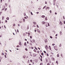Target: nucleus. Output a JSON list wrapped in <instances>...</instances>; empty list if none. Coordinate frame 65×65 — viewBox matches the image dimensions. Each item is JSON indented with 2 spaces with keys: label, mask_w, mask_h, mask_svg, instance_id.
I'll use <instances>...</instances> for the list:
<instances>
[{
  "label": "nucleus",
  "mask_w": 65,
  "mask_h": 65,
  "mask_svg": "<svg viewBox=\"0 0 65 65\" xmlns=\"http://www.w3.org/2000/svg\"><path fill=\"white\" fill-rule=\"evenodd\" d=\"M54 47L55 50H56V51H58V48H57V46H54Z\"/></svg>",
  "instance_id": "1"
},
{
  "label": "nucleus",
  "mask_w": 65,
  "mask_h": 65,
  "mask_svg": "<svg viewBox=\"0 0 65 65\" xmlns=\"http://www.w3.org/2000/svg\"><path fill=\"white\" fill-rule=\"evenodd\" d=\"M24 45V46H27V43H26V42H25Z\"/></svg>",
  "instance_id": "2"
},
{
  "label": "nucleus",
  "mask_w": 65,
  "mask_h": 65,
  "mask_svg": "<svg viewBox=\"0 0 65 65\" xmlns=\"http://www.w3.org/2000/svg\"><path fill=\"white\" fill-rule=\"evenodd\" d=\"M37 31L39 32V33H40V31L39 30V29H37Z\"/></svg>",
  "instance_id": "3"
},
{
  "label": "nucleus",
  "mask_w": 65,
  "mask_h": 65,
  "mask_svg": "<svg viewBox=\"0 0 65 65\" xmlns=\"http://www.w3.org/2000/svg\"><path fill=\"white\" fill-rule=\"evenodd\" d=\"M47 39H45V41L46 43L47 42Z\"/></svg>",
  "instance_id": "4"
},
{
  "label": "nucleus",
  "mask_w": 65,
  "mask_h": 65,
  "mask_svg": "<svg viewBox=\"0 0 65 65\" xmlns=\"http://www.w3.org/2000/svg\"><path fill=\"white\" fill-rule=\"evenodd\" d=\"M42 24H45V22L44 21L42 22Z\"/></svg>",
  "instance_id": "5"
},
{
  "label": "nucleus",
  "mask_w": 65,
  "mask_h": 65,
  "mask_svg": "<svg viewBox=\"0 0 65 65\" xmlns=\"http://www.w3.org/2000/svg\"><path fill=\"white\" fill-rule=\"evenodd\" d=\"M32 41H33V42H35V40L34 39H33L32 40Z\"/></svg>",
  "instance_id": "6"
},
{
  "label": "nucleus",
  "mask_w": 65,
  "mask_h": 65,
  "mask_svg": "<svg viewBox=\"0 0 65 65\" xmlns=\"http://www.w3.org/2000/svg\"><path fill=\"white\" fill-rule=\"evenodd\" d=\"M41 17L42 18H45V16H44V15H42Z\"/></svg>",
  "instance_id": "7"
},
{
  "label": "nucleus",
  "mask_w": 65,
  "mask_h": 65,
  "mask_svg": "<svg viewBox=\"0 0 65 65\" xmlns=\"http://www.w3.org/2000/svg\"><path fill=\"white\" fill-rule=\"evenodd\" d=\"M59 24H60V25H62V23L61 22H60Z\"/></svg>",
  "instance_id": "8"
},
{
  "label": "nucleus",
  "mask_w": 65,
  "mask_h": 65,
  "mask_svg": "<svg viewBox=\"0 0 65 65\" xmlns=\"http://www.w3.org/2000/svg\"><path fill=\"white\" fill-rule=\"evenodd\" d=\"M47 17H45V20H46V21H47Z\"/></svg>",
  "instance_id": "9"
},
{
  "label": "nucleus",
  "mask_w": 65,
  "mask_h": 65,
  "mask_svg": "<svg viewBox=\"0 0 65 65\" xmlns=\"http://www.w3.org/2000/svg\"><path fill=\"white\" fill-rule=\"evenodd\" d=\"M19 45H22V43H21V42H20L19 43Z\"/></svg>",
  "instance_id": "10"
},
{
  "label": "nucleus",
  "mask_w": 65,
  "mask_h": 65,
  "mask_svg": "<svg viewBox=\"0 0 65 65\" xmlns=\"http://www.w3.org/2000/svg\"><path fill=\"white\" fill-rule=\"evenodd\" d=\"M33 23L34 25H36V22H33Z\"/></svg>",
  "instance_id": "11"
},
{
  "label": "nucleus",
  "mask_w": 65,
  "mask_h": 65,
  "mask_svg": "<svg viewBox=\"0 0 65 65\" xmlns=\"http://www.w3.org/2000/svg\"><path fill=\"white\" fill-rule=\"evenodd\" d=\"M49 49H50V50H51V46H49Z\"/></svg>",
  "instance_id": "12"
},
{
  "label": "nucleus",
  "mask_w": 65,
  "mask_h": 65,
  "mask_svg": "<svg viewBox=\"0 0 65 65\" xmlns=\"http://www.w3.org/2000/svg\"><path fill=\"white\" fill-rule=\"evenodd\" d=\"M6 20H9V18L8 17H7L6 18Z\"/></svg>",
  "instance_id": "13"
},
{
  "label": "nucleus",
  "mask_w": 65,
  "mask_h": 65,
  "mask_svg": "<svg viewBox=\"0 0 65 65\" xmlns=\"http://www.w3.org/2000/svg\"><path fill=\"white\" fill-rule=\"evenodd\" d=\"M46 7V6H45L43 8V9H44L45 8V7Z\"/></svg>",
  "instance_id": "14"
},
{
  "label": "nucleus",
  "mask_w": 65,
  "mask_h": 65,
  "mask_svg": "<svg viewBox=\"0 0 65 65\" xmlns=\"http://www.w3.org/2000/svg\"><path fill=\"white\" fill-rule=\"evenodd\" d=\"M26 55H24L23 56V58H25V57H26Z\"/></svg>",
  "instance_id": "15"
},
{
  "label": "nucleus",
  "mask_w": 65,
  "mask_h": 65,
  "mask_svg": "<svg viewBox=\"0 0 65 65\" xmlns=\"http://www.w3.org/2000/svg\"><path fill=\"white\" fill-rule=\"evenodd\" d=\"M56 63H57V64H58V61H57L56 62Z\"/></svg>",
  "instance_id": "16"
},
{
  "label": "nucleus",
  "mask_w": 65,
  "mask_h": 65,
  "mask_svg": "<svg viewBox=\"0 0 65 65\" xmlns=\"http://www.w3.org/2000/svg\"><path fill=\"white\" fill-rule=\"evenodd\" d=\"M46 62H48V60L47 59H46Z\"/></svg>",
  "instance_id": "17"
},
{
  "label": "nucleus",
  "mask_w": 65,
  "mask_h": 65,
  "mask_svg": "<svg viewBox=\"0 0 65 65\" xmlns=\"http://www.w3.org/2000/svg\"><path fill=\"white\" fill-rule=\"evenodd\" d=\"M4 16H2V20H4Z\"/></svg>",
  "instance_id": "18"
},
{
  "label": "nucleus",
  "mask_w": 65,
  "mask_h": 65,
  "mask_svg": "<svg viewBox=\"0 0 65 65\" xmlns=\"http://www.w3.org/2000/svg\"><path fill=\"white\" fill-rule=\"evenodd\" d=\"M59 46H60V47H61L62 46V44H60Z\"/></svg>",
  "instance_id": "19"
},
{
  "label": "nucleus",
  "mask_w": 65,
  "mask_h": 65,
  "mask_svg": "<svg viewBox=\"0 0 65 65\" xmlns=\"http://www.w3.org/2000/svg\"><path fill=\"white\" fill-rule=\"evenodd\" d=\"M30 13H31V15H33V13H32V12H31Z\"/></svg>",
  "instance_id": "20"
},
{
  "label": "nucleus",
  "mask_w": 65,
  "mask_h": 65,
  "mask_svg": "<svg viewBox=\"0 0 65 65\" xmlns=\"http://www.w3.org/2000/svg\"><path fill=\"white\" fill-rule=\"evenodd\" d=\"M25 51H28V49H27V48H26L25 49Z\"/></svg>",
  "instance_id": "21"
},
{
  "label": "nucleus",
  "mask_w": 65,
  "mask_h": 65,
  "mask_svg": "<svg viewBox=\"0 0 65 65\" xmlns=\"http://www.w3.org/2000/svg\"><path fill=\"white\" fill-rule=\"evenodd\" d=\"M41 55H42V56H43V53H41Z\"/></svg>",
  "instance_id": "22"
},
{
  "label": "nucleus",
  "mask_w": 65,
  "mask_h": 65,
  "mask_svg": "<svg viewBox=\"0 0 65 65\" xmlns=\"http://www.w3.org/2000/svg\"><path fill=\"white\" fill-rule=\"evenodd\" d=\"M47 9H50V7H47Z\"/></svg>",
  "instance_id": "23"
},
{
  "label": "nucleus",
  "mask_w": 65,
  "mask_h": 65,
  "mask_svg": "<svg viewBox=\"0 0 65 65\" xmlns=\"http://www.w3.org/2000/svg\"><path fill=\"white\" fill-rule=\"evenodd\" d=\"M20 47V46H19V45H17V47Z\"/></svg>",
  "instance_id": "24"
},
{
  "label": "nucleus",
  "mask_w": 65,
  "mask_h": 65,
  "mask_svg": "<svg viewBox=\"0 0 65 65\" xmlns=\"http://www.w3.org/2000/svg\"><path fill=\"white\" fill-rule=\"evenodd\" d=\"M34 51L35 52H36V50H35V49H34Z\"/></svg>",
  "instance_id": "25"
},
{
  "label": "nucleus",
  "mask_w": 65,
  "mask_h": 65,
  "mask_svg": "<svg viewBox=\"0 0 65 65\" xmlns=\"http://www.w3.org/2000/svg\"><path fill=\"white\" fill-rule=\"evenodd\" d=\"M30 62H33V61L32 60H30Z\"/></svg>",
  "instance_id": "26"
},
{
  "label": "nucleus",
  "mask_w": 65,
  "mask_h": 65,
  "mask_svg": "<svg viewBox=\"0 0 65 65\" xmlns=\"http://www.w3.org/2000/svg\"><path fill=\"white\" fill-rule=\"evenodd\" d=\"M23 21L24 22H25V19H23Z\"/></svg>",
  "instance_id": "27"
},
{
  "label": "nucleus",
  "mask_w": 65,
  "mask_h": 65,
  "mask_svg": "<svg viewBox=\"0 0 65 65\" xmlns=\"http://www.w3.org/2000/svg\"><path fill=\"white\" fill-rule=\"evenodd\" d=\"M40 57H41V58H42V56H41V55H40Z\"/></svg>",
  "instance_id": "28"
},
{
  "label": "nucleus",
  "mask_w": 65,
  "mask_h": 65,
  "mask_svg": "<svg viewBox=\"0 0 65 65\" xmlns=\"http://www.w3.org/2000/svg\"><path fill=\"white\" fill-rule=\"evenodd\" d=\"M60 34L61 35V34H62V31H60Z\"/></svg>",
  "instance_id": "29"
},
{
  "label": "nucleus",
  "mask_w": 65,
  "mask_h": 65,
  "mask_svg": "<svg viewBox=\"0 0 65 65\" xmlns=\"http://www.w3.org/2000/svg\"><path fill=\"white\" fill-rule=\"evenodd\" d=\"M45 46H46V47H47V48H48V47H47V45H46Z\"/></svg>",
  "instance_id": "30"
},
{
  "label": "nucleus",
  "mask_w": 65,
  "mask_h": 65,
  "mask_svg": "<svg viewBox=\"0 0 65 65\" xmlns=\"http://www.w3.org/2000/svg\"><path fill=\"white\" fill-rule=\"evenodd\" d=\"M53 46H54L55 45V44H52Z\"/></svg>",
  "instance_id": "31"
},
{
  "label": "nucleus",
  "mask_w": 65,
  "mask_h": 65,
  "mask_svg": "<svg viewBox=\"0 0 65 65\" xmlns=\"http://www.w3.org/2000/svg\"><path fill=\"white\" fill-rule=\"evenodd\" d=\"M57 56L58 57H59V54H58L57 55Z\"/></svg>",
  "instance_id": "32"
},
{
  "label": "nucleus",
  "mask_w": 65,
  "mask_h": 65,
  "mask_svg": "<svg viewBox=\"0 0 65 65\" xmlns=\"http://www.w3.org/2000/svg\"><path fill=\"white\" fill-rule=\"evenodd\" d=\"M47 65H50V64L49 63H47Z\"/></svg>",
  "instance_id": "33"
},
{
  "label": "nucleus",
  "mask_w": 65,
  "mask_h": 65,
  "mask_svg": "<svg viewBox=\"0 0 65 65\" xmlns=\"http://www.w3.org/2000/svg\"><path fill=\"white\" fill-rule=\"evenodd\" d=\"M48 26H50V24H49V23H48Z\"/></svg>",
  "instance_id": "34"
},
{
  "label": "nucleus",
  "mask_w": 65,
  "mask_h": 65,
  "mask_svg": "<svg viewBox=\"0 0 65 65\" xmlns=\"http://www.w3.org/2000/svg\"><path fill=\"white\" fill-rule=\"evenodd\" d=\"M40 61H42V58H40Z\"/></svg>",
  "instance_id": "35"
},
{
  "label": "nucleus",
  "mask_w": 65,
  "mask_h": 65,
  "mask_svg": "<svg viewBox=\"0 0 65 65\" xmlns=\"http://www.w3.org/2000/svg\"><path fill=\"white\" fill-rule=\"evenodd\" d=\"M30 44L31 45V46L32 45V44L31 43H30Z\"/></svg>",
  "instance_id": "36"
},
{
  "label": "nucleus",
  "mask_w": 65,
  "mask_h": 65,
  "mask_svg": "<svg viewBox=\"0 0 65 65\" xmlns=\"http://www.w3.org/2000/svg\"><path fill=\"white\" fill-rule=\"evenodd\" d=\"M13 26L14 27V26H15V24H13Z\"/></svg>",
  "instance_id": "37"
},
{
  "label": "nucleus",
  "mask_w": 65,
  "mask_h": 65,
  "mask_svg": "<svg viewBox=\"0 0 65 65\" xmlns=\"http://www.w3.org/2000/svg\"><path fill=\"white\" fill-rule=\"evenodd\" d=\"M37 27H38V28H39V26H38V25H37Z\"/></svg>",
  "instance_id": "38"
},
{
  "label": "nucleus",
  "mask_w": 65,
  "mask_h": 65,
  "mask_svg": "<svg viewBox=\"0 0 65 65\" xmlns=\"http://www.w3.org/2000/svg\"><path fill=\"white\" fill-rule=\"evenodd\" d=\"M50 12L51 13H52V11L51 10H50Z\"/></svg>",
  "instance_id": "39"
},
{
  "label": "nucleus",
  "mask_w": 65,
  "mask_h": 65,
  "mask_svg": "<svg viewBox=\"0 0 65 65\" xmlns=\"http://www.w3.org/2000/svg\"><path fill=\"white\" fill-rule=\"evenodd\" d=\"M5 58H6V54H5Z\"/></svg>",
  "instance_id": "40"
},
{
  "label": "nucleus",
  "mask_w": 65,
  "mask_h": 65,
  "mask_svg": "<svg viewBox=\"0 0 65 65\" xmlns=\"http://www.w3.org/2000/svg\"><path fill=\"white\" fill-rule=\"evenodd\" d=\"M5 9V8H3L2 9V10H3Z\"/></svg>",
  "instance_id": "41"
},
{
  "label": "nucleus",
  "mask_w": 65,
  "mask_h": 65,
  "mask_svg": "<svg viewBox=\"0 0 65 65\" xmlns=\"http://www.w3.org/2000/svg\"><path fill=\"white\" fill-rule=\"evenodd\" d=\"M30 38L31 39H32V36H30Z\"/></svg>",
  "instance_id": "42"
},
{
  "label": "nucleus",
  "mask_w": 65,
  "mask_h": 65,
  "mask_svg": "<svg viewBox=\"0 0 65 65\" xmlns=\"http://www.w3.org/2000/svg\"><path fill=\"white\" fill-rule=\"evenodd\" d=\"M7 21L6 20L5 21V23H7Z\"/></svg>",
  "instance_id": "43"
},
{
  "label": "nucleus",
  "mask_w": 65,
  "mask_h": 65,
  "mask_svg": "<svg viewBox=\"0 0 65 65\" xmlns=\"http://www.w3.org/2000/svg\"><path fill=\"white\" fill-rule=\"evenodd\" d=\"M47 56H49V55H48V53L47 54Z\"/></svg>",
  "instance_id": "44"
},
{
  "label": "nucleus",
  "mask_w": 65,
  "mask_h": 65,
  "mask_svg": "<svg viewBox=\"0 0 65 65\" xmlns=\"http://www.w3.org/2000/svg\"><path fill=\"white\" fill-rule=\"evenodd\" d=\"M50 38H51V39L53 38V37H52L51 36H50Z\"/></svg>",
  "instance_id": "45"
},
{
  "label": "nucleus",
  "mask_w": 65,
  "mask_h": 65,
  "mask_svg": "<svg viewBox=\"0 0 65 65\" xmlns=\"http://www.w3.org/2000/svg\"><path fill=\"white\" fill-rule=\"evenodd\" d=\"M40 65H42V63H40Z\"/></svg>",
  "instance_id": "46"
},
{
  "label": "nucleus",
  "mask_w": 65,
  "mask_h": 65,
  "mask_svg": "<svg viewBox=\"0 0 65 65\" xmlns=\"http://www.w3.org/2000/svg\"><path fill=\"white\" fill-rule=\"evenodd\" d=\"M63 23H64V24H65V21H63Z\"/></svg>",
  "instance_id": "47"
},
{
  "label": "nucleus",
  "mask_w": 65,
  "mask_h": 65,
  "mask_svg": "<svg viewBox=\"0 0 65 65\" xmlns=\"http://www.w3.org/2000/svg\"><path fill=\"white\" fill-rule=\"evenodd\" d=\"M52 59H53V60H54V58L53 57H52Z\"/></svg>",
  "instance_id": "48"
},
{
  "label": "nucleus",
  "mask_w": 65,
  "mask_h": 65,
  "mask_svg": "<svg viewBox=\"0 0 65 65\" xmlns=\"http://www.w3.org/2000/svg\"><path fill=\"white\" fill-rule=\"evenodd\" d=\"M24 15L25 16L26 15V13H24Z\"/></svg>",
  "instance_id": "49"
},
{
  "label": "nucleus",
  "mask_w": 65,
  "mask_h": 65,
  "mask_svg": "<svg viewBox=\"0 0 65 65\" xmlns=\"http://www.w3.org/2000/svg\"><path fill=\"white\" fill-rule=\"evenodd\" d=\"M51 54H52V55H54V53H51Z\"/></svg>",
  "instance_id": "50"
},
{
  "label": "nucleus",
  "mask_w": 65,
  "mask_h": 65,
  "mask_svg": "<svg viewBox=\"0 0 65 65\" xmlns=\"http://www.w3.org/2000/svg\"><path fill=\"white\" fill-rule=\"evenodd\" d=\"M2 0H1V3H2Z\"/></svg>",
  "instance_id": "51"
},
{
  "label": "nucleus",
  "mask_w": 65,
  "mask_h": 65,
  "mask_svg": "<svg viewBox=\"0 0 65 65\" xmlns=\"http://www.w3.org/2000/svg\"><path fill=\"white\" fill-rule=\"evenodd\" d=\"M38 9H39V10H40V9H41V8H38Z\"/></svg>",
  "instance_id": "52"
},
{
  "label": "nucleus",
  "mask_w": 65,
  "mask_h": 65,
  "mask_svg": "<svg viewBox=\"0 0 65 65\" xmlns=\"http://www.w3.org/2000/svg\"><path fill=\"white\" fill-rule=\"evenodd\" d=\"M63 19H65V17H64V16H63Z\"/></svg>",
  "instance_id": "53"
},
{
  "label": "nucleus",
  "mask_w": 65,
  "mask_h": 65,
  "mask_svg": "<svg viewBox=\"0 0 65 65\" xmlns=\"http://www.w3.org/2000/svg\"><path fill=\"white\" fill-rule=\"evenodd\" d=\"M44 53H46V52H45V51H44Z\"/></svg>",
  "instance_id": "54"
},
{
  "label": "nucleus",
  "mask_w": 65,
  "mask_h": 65,
  "mask_svg": "<svg viewBox=\"0 0 65 65\" xmlns=\"http://www.w3.org/2000/svg\"><path fill=\"white\" fill-rule=\"evenodd\" d=\"M35 48L36 50H37V48H36V47H35Z\"/></svg>",
  "instance_id": "55"
},
{
  "label": "nucleus",
  "mask_w": 65,
  "mask_h": 65,
  "mask_svg": "<svg viewBox=\"0 0 65 65\" xmlns=\"http://www.w3.org/2000/svg\"><path fill=\"white\" fill-rule=\"evenodd\" d=\"M58 36V34H56L55 35V36Z\"/></svg>",
  "instance_id": "56"
},
{
  "label": "nucleus",
  "mask_w": 65,
  "mask_h": 65,
  "mask_svg": "<svg viewBox=\"0 0 65 65\" xmlns=\"http://www.w3.org/2000/svg\"><path fill=\"white\" fill-rule=\"evenodd\" d=\"M4 55V54L3 53L2 54V55Z\"/></svg>",
  "instance_id": "57"
},
{
  "label": "nucleus",
  "mask_w": 65,
  "mask_h": 65,
  "mask_svg": "<svg viewBox=\"0 0 65 65\" xmlns=\"http://www.w3.org/2000/svg\"><path fill=\"white\" fill-rule=\"evenodd\" d=\"M35 32H36V30L35 29Z\"/></svg>",
  "instance_id": "58"
},
{
  "label": "nucleus",
  "mask_w": 65,
  "mask_h": 65,
  "mask_svg": "<svg viewBox=\"0 0 65 65\" xmlns=\"http://www.w3.org/2000/svg\"><path fill=\"white\" fill-rule=\"evenodd\" d=\"M37 53H38V54L39 53V52L38 51H37Z\"/></svg>",
  "instance_id": "59"
},
{
  "label": "nucleus",
  "mask_w": 65,
  "mask_h": 65,
  "mask_svg": "<svg viewBox=\"0 0 65 65\" xmlns=\"http://www.w3.org/2000/svg\"><path fill=\"white\" fill-rule=\"evenodd\" d=\"M17 31L18 33H19V30L18 29H17Z\"/></svg>",
  "instance_id": "60"
},
{
  "label": "nucleus",
  "mask_w": 65,
  "mask_h": 65,
  "mask_svg": "<svg viewBox=\"0 0 65 65\" xmlns=\"http://www.w3.org/2000/svg\"><path fill=\"white\" fill-rule=\"evenodd\" d=\"M38 49H39V50H40V48L39 47H38Z\"/></svg>",
  "instance_id": "61"
},
{
  "label": "nucleus",
  "mask_w": 65,
  "mask_h": 65,
  "mask_svg": "<svg viewBox=\"0 0 65 65\" xmlns=\"http://www.w3.org/2000/svg\"><path fill=\"white\" fill-rule=\"evenodd\" d=\"M55 14H57V12H55Z\"/></svg>",
  "instance_id": "62"
},
{
  "label": "nucleus",
  "mask_w": 65,
  "mask_h": 65,
  "mask_svg": "<svg viewBox=\"0 0 65 65\" xmlns=\"http://www.w3.org/2000/svg\"><path fill=\"white\" fill-rule=\"evenodd\" d=\"M27 43L28 44L29 43V42H28V41H27Z\"/></svg>",
  "instance_id": "63"
},
{
  "label": "nucleus",
  "mask_w": 65,
  "mask_h": 65,
  "mask_svg": "<svg viewBox=\"0 0 65 65\" xmlns=\"http://www.w3.org/2000/svg\"><path fill=\"white\" fill-rule=\"evenodd\" d=\"M27 29H29V26H27Z\"/></svg>",
  "instance_id": "64"
}]
</instances>
